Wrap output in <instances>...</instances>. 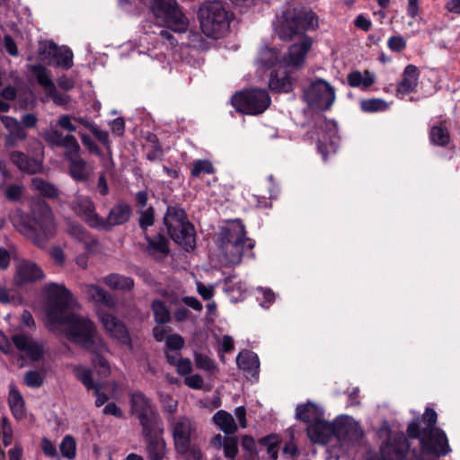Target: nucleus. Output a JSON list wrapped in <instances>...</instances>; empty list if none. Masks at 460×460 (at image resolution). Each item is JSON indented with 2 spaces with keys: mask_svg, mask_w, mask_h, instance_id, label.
Listing matches in <instances>:
<instances>
[{
  "mask_svg": "<svg viewBox=\"0 0 460 460\" xmlns=\"http://www.w3.org/2000/svg\"><path fill=\"white\" fill-rule=\"evenodd\" d=\"M184 384L192 389H200L203 386V378L198 374L188 376L184 379Z\"/></svg>",
  "mask_w": 460,
  "mask_h": 460,
  "instance_id": "680f3d73",
  "label": "nucleus"
},
{
  "mask_svg": "<svg viewBox=\"0 0 460 460\" xmlns=\"http://www.w3.org/2000/svg\"><path fill=\"white\" fill-rule=\"evenodd\" d=\"M150 8L155 16L163 19L172 31L178 33L187 31L189 21L176 0H150Z\"/></svg>",
  "mask_w": 460,
  "mask_h": 460,
  "instance_id": "1a4fd4ad",
  "label": "nucleus"
},
{
  "mask_svg": "<svg viewBox=\"0 0 460 460\" xmlns=\"http://www.w3.org/2000/svg\"><path fill=\"white\" fill-rule=\"evenodd\" d=\"M41 449L48 456L54 457L57 456V449L54 444L48 438L41 439Z\"/></svg>",
  "mask_w": 460,
  "mask_h": 460,
  "instance_id": "0e129e2a",
  "label": "nucleus"
},
{
  "mask_svg": "<svg viewBox=\"0 0 460 460\" xmlns=\"http://www.w3.org/2000/svg\"><path fill=\"white\" fill-rule=\"evenodd\" d=\"M82 290L90 300L97 304L102 305L107 308H113L115 306L113 296L100 286L84 284L82 286Z\"/></svg>",
  "mask_w": 460,
  "mask_h": 460,
  "instance_id": "cd10ccee",
  "label": "nucleus"
},
{
  "mask_svg": "<svg viewBox=\"0 0 460 460\" xmlns=\"http://www.w3.org/2000/svg\"><path fill=\"white\" fill-rule=\"evenodd\" d=\"M139 216L138 223L140 228L146 232V229L154 225L155 222V210L154 208L149 206L147 208L137 209Z\"/></svg>",
  "mask_w": 460,
  "mask_h": 460,
  "instance_id": "c03bdc74",
  "label": "nucleus"
},
{
  "mask_svg": "<svg viewBox=\"0 0 460 460\" xmlns=\"http://www.w3.org/2000/svg\"><path fill=\"white\" fill-rule=\"evenodd\" d=\"M67 232L68 234L76 239L79 242L87 243L88 242V233L87 231L80 225L75 223H68L67 225Z\"/></svg>",
  "mask_w": 460,
  "mask_h": 460,
  "instance_id": "3c124183",
  "label": "nucleus"
},
{
  "mask_svg": "<svg viewBox=\"0 0 460 460\" xmlns=\"http://www.w3.org/2000/svg\"><path fill=\"white\" fill-rule=\"evenodd\" d=\"M375 79L374 74L368 70L364 71V73L355 71L348 75V83L351 87H361L363 89L370 87L375 83Z\"/></svg>",
  "mask_w": 460,
  "mask_h": 460,
  "instance_id": "e433bc0d",
  "label": "nucleus"
},
{
  "mask_svg": "<svg viewBox=\"0 0 460 460\" xmlns=\"http://www.w3.org/2000/svg\"><path fill=\"white\" fill-rule=\"evenodd\" d=\"M73 211L81 217L90 226L98 228L102 217L95 212V206L86 196L77 197L71 205Z\"/></svg>",
  "mask_w": 460,
  "mask_h": 460,
  "instance_id": "a211bd4d",
  "label": "nucleus"
},
{
  "mask_svg": "<svg viewBox=\"0 0 460 460\" xmlns=\"http://www.w3.org/2000/svg\"><path fill=\"white\" fill-rule=\"evenodd\" d=\"M9 406L16 419H22L24 416V401L20 392L11 386L8 397Z\"/></svg>",
  "mask_w": 460,
  "mask_h": 460,
  "instance_id": "4c0bfd02",
  "label": "nucleus"
},
{
  "mask_svg": "<svg viewBox=\"0 0 460 460\" xmlns=\"http://www.w3.org/2000/svg\"><path fill=\"white\" fill-rule=\"evenodd\" d=\"M419 81V71L417 66L408 65L403 71L402 79L397 85V91L402 94L413 92Z\"/></svg>",
  "mask_w": 460,
  "mask_h": 460,
  "instance_id": "c756f323",
  "label": "nucleus"
},
{
  "mask_svg": "<svg viewBox=\"0 0 460 460\" xmlns=\"http://www.w3.org/2000/svg\"><path fill=\"white\" fill-rule=\"evenodd\" d=\"M10 160L23 173L37 174L43 172L41 160L31 157L22 151L11 152Z\"/></svg>",
  "mask_w": 460,
  "mask_h": 460,
  "instance_id": "b1692460",
  "label": "nucleus"
},
{
  "mask_svg": "<svg viewBox=\"0 0 460 460\" xmlns=\"http://www.w3.org/2000/svg\"><path fill=\"white\" fill-rule=\"evenodd\" d=\"M43 278L44 273L36 263L27 260H20L16 262L13 275V282L16 286L22 287Z\"/></svg>",
  "mask_w": 460,
  "mask_h": 460,
  "instance_id": "f3484780",
  "label": "nucleus"
},
{
  "mask_svg": "<svg viewBox=\"0 0 460 460\" xmlns=\"http://www.w3.org/2000/svg\"><path fill=\"white\" fill-rule=\"evenodd\" d=\"M48 54L56 58V64L64 68L73 66V52L67 47H58L54 42L49 43Z\"/></svg>",
  "mask_w": 460,
  "mask_h": 460,
  "instance_id": "7c9ffc66",
  "label": "nucleus"
},
{
  "mask_svg": "<svg viewBox=\"0 0 460 460\" xmlns=\"http://www.w3.org/2000/svg\"><path fill=\"white\" fill-rule=\"evenodd\" d=\"M31 190L39 195L51 199H58L60 193L56 185L40 177L31 179Z\"/></svg>",
  "mask_w": 460,
  "mask_h": 460,
  "instance_id": "473e14b6",
  "label": "nucleus"
},
{
  "mask_svg": "<svg viewBox=\"0 0 460 460\" xmlns=\"http://www.w3.org/2000/svg\"><path fill=\"white\" fill-rule=\"evenodd\" d=\"M44 290L47 294V317L49 322L60 321L67 313V307L72 300V295L63 285L58 283L46 284Z\"/></svg>",
  "mask_w": 460,
  "mask_h": 460,
  "instance_id": "9b49d317",
  "label": "nucleus"
},
{
  "mask_svg": "<svg viewBox=\"0 0 460 460\" xmlns=\"http://www.w3.org/2000/svg\"><path fill=\"white\" fill-rule=\"evenodd\" d=\"M74 117L68 114H63L59 116L57 119L56 124L50 123L49 128L51 126L56 127V128L61 132L58 128L59 127L61 129L67 131L68 133H73L76 131V126L72 122Z\"/></svg>",
  "mask_w": 460,
  "mask_h": 460,
  "instance_id": "09e8293b",
  "label": "nucleus"
},
{
  "mask_svg": "<svg viewBox=\"0 0 460 460\" xmlns=\"http://www.w3.org/2000/svg\"><path fill=\"white\" fill-rule=\"evenodd\" d=\"M215 424L226 435H231L236 432L237 425L234 417L227 411L220 410L213 416Z\"/></svg>",
  "mask_w": 460,
  "mask_h": 460,
  "instance_id": "f704fd0d",
  "label": "nucleus"
},
{
  "mask_svg": "<svg viewBox=\"0 0 460 460\" xmlns=\"http://www.w3.org/2000/svg\"><path fill=\"white\" fill-rule=\"evenodd\" d=\"M238 367L246 373L247 377L258 378L260 361L258 356L249 350L240 352L236 357Z\"/></svg>",
  "mask_w": 460,
  "mask_h": 460,
  "instance_id": "bb28decb",
  "label": "nucleus"
},
{
  "mask_svg": "<svg viewBox=\"0 0 460 460\" xmlns=\"http://www.w3.org/2000/svg\"><path fill=\"white\" fill-rule=\"evenodd\" d=\"M93 358L92 359L93 366L98 369V372L102 376H107L110 373V366L104 355L109 352L107 344L104 342V349L100 351L89 350Z\"/></svg>",
  "mask_w": 460,
  "mask_h": 460,
  "instance_id": "a19ab883",
  "label": "nucleus"
},
{
  "mask_svg": "<svg viewBox=\"0 0 460 460\" xmlns=\"http://www.w3.org/2000/svg\"><path fill=\"white\" fill-rule=\"evenodd\" d=\"M270 102L268 92L261 89L243 91L235 93L232 98L234 107L238 111L248 115H258L264 112Z\"/></svg>",
  "mask_w": 460,
  "mask_h": 460,
  "instance_id": "9d476101",
  "label": "nucleus"
},
{
  "mask_svg": "<svg viewBox=\"0 0 460 460\" xmlns=\"http://www.w3.org/2000/svg\"><path fill=\"white\" fill-rule=\"evenodd\" d=\"M214 172V166L208 160H198L193 164L190 174L192 177H199L200 174H210Z\"/></svg>",
  "mask_w": 460,
  "mask_h": 460,
  "instance_id": "de8ad7c7",
  "label": "nucleus"
},
{
  "mask_svg": "<svg viewBox=\"0 0 460 460\" xmlns=\"http://www.w3.org/2000/svg\"><path fill=\"white\" fill-rule=\"evenodd\" d=\"M20 122L25 129L32 128L37 125L38 118L33 113H26L22 116Z\"/></svg>",
  "mask_w": 460,
  "mask_h": 460,
  "instance_id": "e2e57ef3",
  "label": "nucleus"
},
{
  "mask_svg": "<svg viewBox=\"0 0 460 460\" xmlns=\"http://www.w3.org/2000/svg\"><path fill=\"white\" fill-rule=\"evenodd\" d=\"M304 100L313 108L329 110L335 101L334 88L325 80L317 79L304 89Z\"/></svg>",
  "mask_w": 460,
  "mask_h": 460,
  "instance_id": "f8f14e48",
  "label": "nucleus"
},
{
  "mask_svg": "<svg viewBox=\"0 0 460 460\" xmlns=\"http://www.w3.org/2000/svg\"><path fill=\"white\" fill-rule=\"evenodd\" d=\"M14 347L31 361H39L44 356L45 343L32 338L25 332L15 333L12 336Z\"/></svg>",
  "mask_w": 460,
  "mask_h": 460,
  "instance_id": "2eb2a0df",
  "label": "nucleus"
},
{
  "mask_svg": "<svg viewBox=\"0 0 460 460\" xmlns=\"http://www.w3.org/2000/svg\"><path fill=\"white\" fill-rule=\"evenodd\" d=\"M23 379L26 385L29 387L37 388L42 385L44 377L40 372L36 370H30L24 374Z\"/></svg>",
  "mask_w": 460,
  "mask_h": 460,
  "instance_id": "603ef678",
  "label": "nucleus"
},
{
  "mask_svg": "<svg viewBox=\"0 0 460 460\" xmlns=\"http://www.w3.org/2000/svg\"><path fill=\"white\" fill-rule=\"evenodd\" d=\"M334 436L341 441L356 443L361 439L363 431L352 418H345L334 423Z\"/></svg>",
  "mask_w": 460,
  "mask_h": 460,
  "instance_id": "6ab92c4d",
  "label": "nucleus"
},
{
  "mask_svg": "<svg viewBox=\"0 0 460 460\" xmlns=\"http://www.w3.org/2000/svg\"><path fill=\"white\" fill-rule=\"evenodd\" d=\"M103 283L111 289L123 291L130 290L134 286L132 279L116 273L104 277Z\"/></svg>",
  "mask_w": 460,
  "mask_h": 460,
  "instance_id": "c9c22d12",
  "label": "nucleus"
},
{
  "mask_svg": "<svg viewBox=\"0 0 460 460\" xmlns=\"http://www.w3.org/2000/svg\"><path fill=\"white\" fill-rule=\"evenodd\" d=\"M72 371L75 378L80 381L88 391L98 385L93 382V371L89 367L82 365H74L72 366Z\"/></svg>",
  "mask_w": 460,
  "mask_h": 460,
  "instance_id": "ea45409f",
  "label": "nucleus"
},
{
  "mask_svg": "<svg viewBox=\"0 0 460 460\" xmlns=\"http://www.w3.org/2000/svg\"><path fill=\"white\" fill-rule=\"evenodd\" d=\"M278 60V53L275 49L265 47L261 49L258 58V63L265 67H270L276 64Z\"/></svg>",
  "mask_w": 460,
  "mask_h": 460,
  "instance_id": "49530a36",
  "label": "nucleus"
},
{
  "mask_svg": "<svg viewBox=\"0 0 460 460\" xmlns=\"http://www.w3.org/2000/svg\"><path fill=\"white\" fill-rule=\"evenodd\" d=\"M31 72L37 78L38 83L42 86L46 92H49L55 86L53 81L50 78V75L48 73V70L45 66L41 65H34L31 66Z\"/></svg>",
  "mask_w": 460,
  "mask_h": 460,
  "instance_id": "79ce46f5",
  "label": "nucleus"
},
{
  "mask_svg": "<svg viewBox=\"0 0 460 460\" xmlns=\"http://www.w3.org/2000/svg\"><path fill=\"white\" fill-rule=\"evenodd\" d=\"M15 228L39 247H44L54 237L57 225L51 208L45 201L31 206L30 219L14 223Z\"/></svg>",
  "mask_w": 460,
  "mask_h": 460,
  "instance_id": "f03ea898",
  "label": "nucleus"
},
{
  "mask_svg": "<svg viewBox=\"0 0 460 460\" xmlns=\"http://www.w3.org/2000/svg\"><path fill=\"white\" fill-rule=\"evenodd\" d=\"M145 240L146 241V252L152 257L162 259L168 254V242L164 235L158 234L150 237L145 234Z\"/></svg>",
  "mask_w": 460,
  "mask_h": 460,
  "instance_id": "c85d7f7f",
  "label": "nucleus"
},
{
  "mask_svg": "<svg viewBox=\"0 0 460 460\" xmlns=\"http://www.w3.org/2000/svg\"><path fill=\"white\" fill-rule=\"evenodd\" d=\"M177 372L180 375H187L191 372L192 367L190 359L181 358L176 364Z\"/></svg>",
  "mask_w": 460,
  "mask_h": 460,
  "instance_id": "69168bd1",
  "label": "nucleus"
},
{
  "mask_svg": "<svg viewBox=\"0 0 460 460\" xmlns=\"http://www.w3.org/2000/svg\"><path fill=\"white\" fill-rule=\"evenodd\" d=\"M312 44V39L305 36L299 43L289 47L287 56L280 62L279 68L270 73L269 86L271 90L285 93L291 91L292 79L288 74L302 67Z\"/></svg>",
  "mask_w": 460,
  "mask_h": 460,
  "instance_id": "423d86ee",
  "label": "nucleus"
},
{
  "mask_svg": "<svg viewBox=\"0 0 460 460\" xmlns=\"http://www.w3.org/2000/svg\"><path fill=\"white\" fill-rule=\"evenodd\" d=\"M60 451L64 457L72 459L75 456V441L73 437L66 435L60 444Z\"/></svg>",
  "mask_w": 460,
  "mask_h": 460,
  "instance_id": "8fccbe9b",
  "label": "nucleus"
},
{
  "mask_svg": "<svg viewBox=\"0 0 460 460\" xmlns=\"http://www.w3.org/2000/svg\"><path fill=\"white\" fill-rule=\"evenodd\" d=\"M47 96L52 99V101L57 105H66L69 102L70 98L67 94L59 93L56 86L53 87V90L51 89L49 92H48Z\"/></svg>",
  "mask_w": 460,
  "mask_h": 460,
  "instance_id": "4d7b16f0",
  "label": "nucleus"
},
{
  "mask_svg": "<svg viewBox=\"0 0 460 460\" xmlns=\"http://www.w3.org/2000/svg\"><path fill=\"white\" fill-rule=\"evenodd\" d=\"M82 143L88 148V150L91 153H93L95 155H100V149L98 146L94 143V141L87 135L82 134L81 135Z\"/></svg>",
  "mask_w": 460,
  "mask_h": 460,
  "instance_id": "774afa93",
  "label": "nucleus"
},
{
  "mask_svg": "<svg viewBox=\"0 0 460 460\" xmlns=\"http://www.w3.org/2000/svg\"><path fill=\"white\" fill-rule=\"evenodd\" d=\"M130 402L132 414L138 419L142 430L146 429L147 433L150 429H159V426H162V420L155 408L142 393H133Z\"/></svg>",
  "mask_w": 460,
  "mask_h": 460,
  "instance_id": "ddd939ff",
  "label": "nucleus"
},
{
  "mask_svg": "<svg viewBox=\"0 0 460 460\" xmlns=\"http://www.w3.org/2000/svg\"><path fill=\"white\" fill-rule=\"evenodd\" d=\"M318 27V20L311 10L304 8L288 10L283 13L282 21L277 28L280 39L288 40L294 35L303 34Z\"/></svg>",
  "mask_w": 460,
  "mask_h": 460,
  "instance_id": "6e6552de",
  "label": "nucleus"
},
{
  "mask_svg": "<svg viewBox=\"0 0 460 460\" xmlns=\"http://www.w3.org/2000/svg\"><path fill=\"white\" fill-rule=\"evenodd\" d=\"M99 317L104 329L111 337L123 344L130 343L128 331L121 321L108 313H101Z\"/></svg>",
  "mask_w": 460,
  "mask_h": 460,
  "instance_id": "412c9836",
  "label": "nucleus"
},
{
  "mask_svg": "<svg viewBox=\"0 0 460 460\" xmlns=\"http://www.w3.org/2000/svg\"><path fill=\"white\" fill-rule=\"evenodd\" d=\"M23 193V188L18 184H12L6 187L4 190L5 198L10 201H18Z\"/></svg>",
  "mask_w": 460,
  "mask_h": 460,
  "instance_id": "5fc2aeb1",
  "label": "nucleus"
},
{
  "mask_svg": "<svg viewBox=\"0 0 460 460\" xmlns=\"http://www.w3.org/2000/svg\"><path fill=\"white\" fill-rule=\"evenodd\" d=\"M429 139L436 146H446L450 142V134L444 125H435L429 130Z\"/></svg>",
  "mask_w": 460,
  "mask_h": 460,
  "instance_id": "58836bf2",
  "label": "nucleus"
},
{
  "mask_svg": "<svg viewBox=\"0 0 460 460\" xmlns=\"http://www.w3.org/2000/svg\"><path fill=\"white\" fill-rule=\"evenodd\" d=\"M165 342L166 346L172 350H178L184 345V340L179 334H171L167 336Z\"/></svg>",
  "mask_w": 460,
  "mask_h": 460,
  "instance_id": "bf43d9fd",
  "label": "nucleus"
},
{
  "mask_svg": "<svg viewBox=\"0 0 460 460\" xmlns=\"http://www.w3.org/2000/svg\"><path fill=\"white\" fill-rule=\"evenodd\" d=\"M202 32L214 39L223 37L229 29L230 15L220 1H207L199 11Z\"/></svg>",
  "mask_w": 460,
  "mask_h": 460,
  "instance_id": "0eeeda50",
  "label": "nucleus"
},
{
  "mask_svg": "<svg viewBox=\"0 0 460 460\" xmlns=\"http://www.w3.org/2000/svg\"><path fill=\"white\" fill-rule=\"evenodd\" d=\"M171 428L176 452L180 455L187 454L196 432L195 422L187 416H179L172 420Z\"/></svg>",
  "mask_w": 460,
  "mask_h": 460,
  "instance_id": "4468645a",
  "label": "nucleus"
},
{
  "mask_svg": "<svg viewBox=\"0 0 460 460\" xmlns=\"http://www.w3.org/2000/svg\"><path fill=\"white\" fill-rule=\"evenodd\" d=\"M162 426L159 429H152L146 433L142 430L143 437L146 439V452L149 460H162L165 456V442L158 434L162 433Z\"/></svg>",
  "mask_w": 460,
  "mask_h": 460,
  "instance_id": "4be33fe9",
  "label": "nucleus"
},
{
  "mask_svg": "<svg viewBox=\"0 0 460 460\" xmlns=\"http://www.w3.org/2000/svg\"><path fill=\"white\" fill-rule=\"evenodd\" d=\"M307 435L314 443L326 444L334 435V424L321 418L307 426Z\"/></svg>",
  "mask_w": 460,
  "mask_h": 460,
  "instance_id": "393cba45",
  "label": "nucleus"
},
{
  "mask_svg": "<svg viewBox=\"0 0 460 460\" xmlns=\"http://www.w3.org/2000/svg\"><path fill=\"white\" fill-rule=\"evenodd\" d=\"M152 310L155 320L157 323L164 324L171 321V314L164 303L160 300H155L152 303Z\"/></svg>",
  "mask_w": 460,
  "mask_h": 460,
  "instance_id": "37998d69",
  "label": "nucleus"
},
{
  "mask_svg": "<svg viewBox=\"0 0 460 460\" xmlns=\"http://www.w3.org/2000/svg\"><path fill=\"white\" fill-rule=\"evenodd\" d=\"M223 448L226 457L234 458L238 452L237 439L235 438H227Z\"/></svg>",
  "mask_w": 460,
  "mask_h": 460,
  "instance_id": "6e6d98bb",
  "label": "nucleus"
},
{
  "mask_svg": "<svg viewBox=\"0 0 460 460\" xmlns=\"http://www.w3.org/2000/svg\"><path fill=\"white\" fill-rule=\"evenodd\" d=\"M194 360L195 365L199 369L207 371L210 374L215 373L217 370L215 361L207 355L195 353Z\"/></svg>",
  "mask_w": 460,
  "mask_h": 460,
  "instance_id": "a18cd8bd",
  "label": "nucleus"
},
{
  "mask_svg": "<svg viewBox=\"0 0 460 460\" xmlns=\"http://www.w3.org/2000/svg\"><path fill=\"white\" fill-rule=\"evenodd\" d=\"M410 449V444L403 433L391 434L381 447L384 460H403Z\"/></svg>",
  "mask_w": 460,
  "mask_h": 460,
  "instance_id": "dca6fc26",
  "label": "nucleus"
},
{
  "mask_svg": "<svg viewBox=\"0 0 460 460\" xmlns=\"http://www.w3.org/2000/svg\"><path fill=\"white\" fill-rule=\"evenodd\" d=\"M40 137L49 146L65 149L64 156L69 164V174L75 181L85 182L89 180L93 172V166L81 157V147L75 136L64 135L51 126L43 130Z\"/></svg>",
  "mask_w": 460,
  "mask_h": 460,
  "instance_id": "f257e3e1",
  "label": "nucleus"
},
{
  "mask_svg": "<svg viewBox=\"0 0 460 460\" xmlns=\"http://www.w3.org/2000/svg\"><path fill=\"white\" fill-rule=\"evenodd\" d=\"M217 241L222 260L230 265L239 264L244 251L254 247V241L246 237L244 225L239 219L230 220L222 226L217 234Z\"/></svg>",
  "mask_w": 460,
  "mask_h": 460,
  "instance_id": "20e7f679",
  "label": "nucleus"
},
{
  "mask_svg": "<svg viewBox=\"0 0 460 460\" xmlns=\"http://www.w3.org/2000/svg\"><path fill=\"white\" fill-rule=\"evenodd\" d=\"M0 119L8 131L4 137L6 147H15L19 142L27 138V131L17 119L11 116H1Z\"/></svg>",
  "mask_w": 460,
  "mask_h": 460,
  "instance_id": "5701e85b",
  "label": "nucleus"
},
{
  "mask_svg": "<svg viewBox=\"0 0 460 460\" xmlns=\"http://www.w3.org/2000/svg\"><path fill=\"white\" fill-rule=\"evenodd\" d=\"M164 225L168 229L173 231L174 227H182L183 225L190 224L187 220L185 211L176 206H169L166 214L164 217Z\"/></svg>",
  "mask_w": 460,
  "mask_h": 460,
  "instance_id": "2f4dec72",
  "label": "nucleus"
},
{
  "mask_svg": "<svg viewBox=\"0 0 460 460\" xmlns=\"http://www.w3.org/2000/svg\"><path fill=\"white\" fill-rule=\"evenodd\" d=\"M322 416L323 412L321 409L314 403L307 402L305 404L297 405L296 407V417L308 425L317 420H319Z\"/></svg>",
  "mask_w": 460,
  "mask_h": 460,
  "instance_id": "72a5a7b5",
  "label": "nucleus"
},
{
  "mask_svg": "<svg viewBox=\"0 0 460 460\" xmlns=\"http://www.w3.org/2000/svg\"><path fill=\"white\" fill-rule=\"evenodd\" d=\"M437 420V412L427 408L422 416L426 427L420 429L418 421H412L409 424L407 432L410 438L420 439L423 452L446 456L450 451L448 440L445 432L436 427Z\"/></svg>",
  "mask_w": 460,
  "mask_h": 460,
  "instance_id": "39448f33",
  "label": "nucleus"
},
{
  "mask_svg": "<svg viewBox=\"0 0 460 460\" xmlns=\"http://www.w3.org/2000/svg\"><path fill=\"white\" fill-rule=\"evenodd\" d=\"M132 214L130 205L124 201H119L115 204L110 210L106 218L102 217V222L98 228L110 230L115 226H119L127 223Z\"/></svg>",
  "mask_w": 460,
  "mask_h": 460,
  "instance_id": "aec40b11",
  "label": "nucleus"
},
{
  "mask_svg": "<svg viewBox=\"0 0 460 460\" xmlns=\"http://www.w3.org/2000/svg\"><path fill=\"white\" fill-rule=\"evenodd\" d=\"M387 45L393 51L400 52L406 47V41L402 36H392L389 38Z\"/></svg>",
  "mask_w": 460,
  "mask_h": 460,
  "instance_id": "052dcab7",
  "label": "nucleus"
},
{
  "mask_svg": "<svg viewBox=\"0 0 460 460\" xmlns=\"http://www.w3.org/2000/svg\"><path fill=\"white\" fill-rule=\"evenodd\" d=\"M91 132L101 143H102L106 146L108 155L111 157V146H110L108 132L99 129L96 126L93 128V129Z\"/></svg>",
  "mask_w": 460,
  "mask_h": 460,
  "instance_id": "13d9d810",
  "label": "nucleus"
},
{
  "mask_svg": "<svg viewBox=\"0 0 460 460\" xmlns=\"http://www.w3.org/2000/svg\"><path fill=\"white\" fill-rule=\"evenodd\" d=\"M50 323L63 325L66 339L83 349L93 351L104 349V340L97 333L94 324L88 318L67 312L62 320Z\"/></svg>",
  "mask_w": 460,
  "mask_h": 460,
  "instance_id": "7ed1b4c3",
  "label": "nucleus"
},
{
  "mask_svg": "<svg viewBox=\"0 0 460 460\" xmlns=\"http://www.w3.org/2000/svg\"><path fill=\"white\" fill-rule=\"evenodd\" d=\"M103 414L105 415H112L117 418L123 417L122 410L116 405L114 402L108 403L102 410Z\"/></svg>",
  "mask_w": 460,
  "mask_h": 460,
  "instance_id": "338daca9",
  "label": "nucleus"
},
{
  "mask_svg": "<svg viewBox=\"0 0 460 460\" xmlns=\"http://www.w3.org/2000/svg\"><path fill=\"white\" fill-rule=\"evenodd\" d=\"M385 103L380 99H369L361 102V109L364 111L375 112L385 109Z\"/></svg>",
  "mask_w": 460,
  "mask_h": 460,
  "instance_id": "864d4df0",
  "label": "nucleus"
},
{
  "mask_svg": "<svg viewBox=\"0 0 460 460\" xmlns=\"http://www.w3.org/2000/svg\"><path fill=\"white\" fill-rule=\"evenodd\" d=\"M172 239L182 246L186 251L194 249L195 247V230L194 226L190 223L183 225L182 227H174L167 230Z\"/></svg>",
  "mask_w": 460,
  "mask_h": 460,
  "instance_id": "a878e982",
  "label": "nucleus"
}]
</instances>
